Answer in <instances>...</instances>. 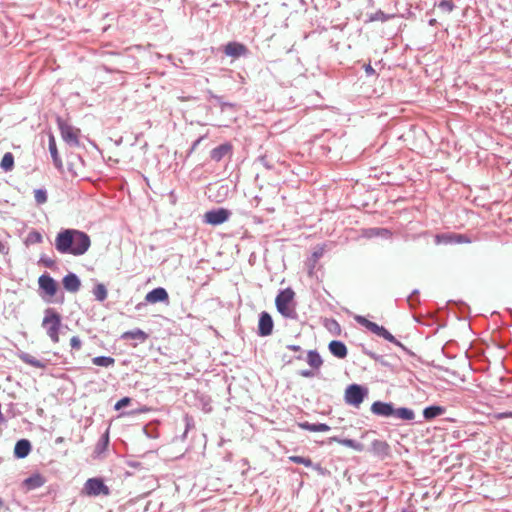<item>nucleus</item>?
Wrapping results in <instances>:
<instances>
[{
    "instance_id": "f257e3e1",
    "label": "nucleus",
    "mask_w": 512,
    "mask_h": 512,
    "mask_svg": "<svg viewBox=\"0 0 512 512\" xmlns=\"http://www.w3.org/2000/svg\"><path fill=\"white\" fill-rule=\"evenodd\" d=\"M90 246L91 240L87 233L76 229H66V254L81 256L88 251Z\"/></svg>"
},
{
    "instance_id": "f03ea898",
    "label": "nucleus",
    "mask_w": 512,
    "mask_h": 512,
    "mask_svg": "<svg viewBox=\"0 0 512 512\" xmlns=\"http://www.w3.org/2000/svg\"><path fill=\"white\" fill-rule=\"evenodd\" d=\"M355 321L360 324L361 326L365 327L372 333L376 334L379 337L384 338L385 340L397 345L400 347L403 351H405L409 355H413V353L405 347L401 342H399L385 327L378 325L375 322H372L365 318L364 316L357 315L355 316Z\"/></svg>"
},
{
    "instance_id": "7ed1b4c3",
    "label": "nucleus",
    "mask_w": 512,
    "mask_h": 512,
    "mask_svg": "<svg viewBox=\"0 0 512 512\" xmlns=\"http://www.w3.org/2000/svg\"><path fill=\"white\" fill-rule=\"evenodd\" d=\"M355 321L360 324L361 326L365 327L372 333L376 334L379 337L384 338L385 340L397 345L400 347L403 351H405L409 355H413V353L405 347L401 342H399L385 327L378 325L375 322H372L365 318L364 316L357 315L355 316Z\"/></svg>"
},
{
    "instance_id": "20e7f679",
    "label": "nucleus",
    "mask_w": 512,
    "mask_h": 512,
    "mask_svg": "<svg viewBox=\"0 0 512 512\" xmlns=\"http://www.w3.org/2000/svg\"><path fill=\"white\" fill-rule=\"evenodd\" d=\"M294 291L291 288L281 290L275 299L277 311L285 318L296 319L297 312L294 307L290 306L294 298Z\"/></svg>"
},
{
    "instance_id": "39448f33",
    "label": "nucleus",
    "mask_w": 512,
    "mask_h": 512,
    "mask_svg": "<svg viewBox=\"0 0 512 512\" xmlns=\"http://www.w3.org/2000/svg\"><path fill=\"white\" fill-rule=\"evenodd\" d=\"M368 395V389L359 384H351L345 390L344 400L348 405L359 407Z\"/></svg>"
},
{
    "instance_id": "423d86ee",
    "label": "nucleus",
    "mask_w": 512,
    "mask_h": 512,
    "mask_svg": "<svg viewBox=\"0 0 512 512\" xmlns=\"http://www.w3.org/2000/svg\"><path fill=\"white\" fill-rule=\"evenodd\" d=\"M82 493L88 496H107L110 494V489L101 478H90L84 484Z\"/></svg>"
},
{
    "instance_id": "0eeeda50",
    "label": "nucleus",
    "mask_w": 512,
    "mask_h": 512,
    "mask_svg": "<svg viewBox=\"0 0 512 512\" xmlns=\"http://www.w3.org/2000/svg\"><path fill=\"white\" fill-rule=\"evenodd\" d=\"M61 325V319L60 316L47 312L44 320H43V327L45 328L47 334L50 336L52 341L58 342L59 341V329Z\"/></svg>"
},
{
    "instance_id": "6e6552de",
    "label": "nucleus",
    "mask_w": 512,
    "mask_h": 512,
    "mask_svg": "<svg viewBox=\"0 0 512 512\" xmlns=\"http://www.w3.org/2000/svg\"><path fill=\"white\" fill-rule=\"evenodd\" d=\"M231 216V211L226 208H217L207 211L204 214V222L213 226L221 225Z\"/></svg>"
},
{
    "instance_id": "1a4fd4ad",
    "label": "nucleus",
    "mask_w": 512,
    "mask_h": 512,
    "mask_svg": "<svg viewBox=\"0 0 512 512\" xmlns=\"http://www.w3.org/2000/svg\"><path fill=\"white\" fill-rule=\"evenodd\" d=\"M66 168L73 177H78L83 173L84 161L80 155L71 153L66 156Z\"/></svg>"
},
{
    "instance_id": "9d476101",
    "label": "nucleus",
    "mask_w": 512,
    "mask_h": 512,
    "mask_svg": "<svg viewBox=\"0 0 512 512\" xmlns=\"http://www.w3.org/2000/svg\"><path fill=\"white\" fill-rule=\"evenodd\" d=\"M273 327L274 323L271 315L266 311L261 312L258 322V335L262 337L271 335Z\"/></svg>"
},
{
    "instance_id": "9b49d317",
    "label": "nucleus",
    "mask_w": 512,
    "mask_h": 512,
    "mask_svg": "<svg viewBox=\"0 0 512 512\" xmlns=\"http://www.w3.org/2000/svg\"><path fill=\"white\" fill-rule=\"evenodd\" d=\"M370 410L376 416L389 418L393 416L394 404L392 402L375 401L372 403Z\"/></svg>"
},
{
    "instance_id": "f8f14e48",
    "label": "nucleus",
    "mask_w": 512,
    "mask_h": 512,
    "mask_svg": "<svg viewBox=\"0 0 512 512\" xmlns=\"http://www.w3.org/2000/svg\"><path fill=\"white\" fill-rule=\"evenodd\" d=\"M224 53L233 58L245 56L248 53L247 47L239 42H229L224 47Z\"/></svg>"
},
{
    "instance_id": "ddd939ff",
    "label": "nucleus",
    "mask_w": 512,
    "mask_h": 512,
    "mask_svg": "<svg viewBox=\"0 0 512 512\" xmlns=\"http://www.w3.org/2000/svg\"><path fill=\"white\" fill-rule=\"evenodd\" d=\"M40 289L48 296L52 297L56 294L57 284L49 275H42L38 280Z\"/></svg>"
},
{
    "instance_id": "4468645a",
    "label": "nucleus",
    "mask_w": 512,
    "mask_h": 512,
    "mask_svg": "<svg viewBox=\"0 0 512 512\" xmlns=\"http://www.w3.org/2000/svg\"><path fill=\"white\" fill-rule=\"evenodd\" d=\"M169 296L166 289L162 287H157L148 292L145 296V300L148 303L154 304L158 302H166L168 301Z\"/></svg>"
},
{
    "instance_id": "2eb2a0df",
    "label": "nucleus",
    "mask_w": 512,
    "mask_h": 512,
    "mask_svg": "<svg viewBox=\"0 0 512 512\" xmlns=\"http://www.w3.org/2000/svg\"><path fill=\"white\" fill-rule=\"evenodd\" d=\"M81 132L79 129L66 124V145L79 147L81 145Z\"/></svg>"
},
{
    "instance_id": "dca6fc26",
    "label": "nucleus",
    "mask_w": 512,
    "mask_h": 512,
    "mask_svg": "<svg viewBox=\"0 0 512 512\" xmlns=\"http://www.w3.org/2000/svg\"><path fill=\"white\" fill-rule=\"evenodd\" d=\"M328 349L333 356L339 359H344L348 353L346 345L340 340L331 341L328 345Z\"/></svg>"
},
{
    "instance_id": "f3484780",
    "label": "nucleus",
    "mask_w": 512,
    "mask_h": 512,
    "mask_svg": "<svg viewBox=\"0 0 512 512\" xmlns=\"http://www.w3.org/2000/svg\"><path fill=\"white\" fill-rule=\"evenodd\" d=\"M232 151V145L230 143H223L214 149H212L210 153V157L212 160L219 162L225 156L229 155Z\"/></svg>"
},
{
    "instance_id": "a211bd4d",
    "label": "nucleus",
    "mask_w": 512,
    "mask_h": 512,
    "mask_svg": "<svg viewBox=\"0 0 512 512\" xmlns=\"http://www.w3.org/2000/svg\"><path fill=\"white\" fill-rule=\"evenodd\" d=\"M370 451L374 455L384 458L389 454L390 447L386 441L375 439L371 444Z\"/></svg>"
},
{
    "instance_id": "6ab92c4d",
    "label": "nucleus",
    "mask_w": 512,
    "mask_h": 512,
    "mask_svg": "<svg viewBox=\"0 0 512 512\" xmlns=\"http://www.w3.org/2000/svg\"><path fill=\"white\" fill-rule=\"evenodd\" d=\"M392 417H394L396 419H401L404 421L411 422L415 419V412L411 408H407V407L396 408L394 406V413H393Z\"/></svg>"
},
{
    "instance_id": "aec40b11",
    "label": "nucleus",
    "mask_w": 512,
    "mask_h": 512,
    "mask_svg": "<svg viewBox=\"0 0 512 512\" xmlns=\"http://www.w3.org/2000/svg\"><path fill=\"white\" fill-rule=\"evenodd\" d=\"M446 412L445 407L439 405H431L423 410V417L425 420L430 421Z\"/></svg>"
},
{
    "instance_id": "412c9836",
    "label": "nucleus",
    "mask_w": 512,
    "mask_h": 512,
    "mask_svg": "<svg viewBox=\"0 0 512 512\" xmlns=\"http://www.w3.org/2000/svg\"><path fill=\"white\" fill-rule=\"evenodd\" d=\"M31 451V444L26 439L17 441L14 447V454L17 458H25Z\"/></svg>"
},
{
    "instance_id": "4be33fe9",
    "label": "nucleus",
    "mask_w": 512,
    "mask_h": 512,
    "mask_svg": "<svg viewBox=\"0 0 512 512\" xmlns=\"http://www.w3.org/2000/svg\"><path fill=\"white\" fill-rule=\"evenodd\" d=\"M298 426L310 432H326L330 430V427L325 423H309L307 421L298 423Z\"/></svg>"
},
{
    "instance_id": "5701e85b",
    "label": "nucleus",
    "mask_w": 512,
    "mask_h": 512,
    "mask_svg": "<svg viewBox=\"0 0 512 512\" xmlns=\"http://www.w3.org/2000/svg\"><path fill=\"white\" fill-rule=\"evenodd\" d=\"M331 441L337 442L343 446L349 447L354 449L355 451L362 452L364 451V445L356 440L353 439H342L339 437H332L330 439Z\"/></svg>"
},
{
    "instance_id": "b1692460",
    "label": "nucleus",
    "mask_w": 512,
    "mask_h": 512,
    "mask_svg": "<svg viewBox=\"0 0 512 512\" xmlns=\"http://www.w3.org/2000/svg\"><path fill=\"white\" fill-rule=\"evenodd\" d=\"M81 282L75 273L66 274V291L77 292L80 289Z\"/></svg>"
},
{
    "instance_id": "393cba45",
    "label": "nucleus",
    "mask_w": 512,
    "mask_h": 512,
    "mask_svg": "<svg viewBox=\"0 0 512 512\" xmlns=\"http://www.w3.org/2000/svg\"><path fill=\"white\" fill-rule=\"evenodd\" d=\"M121 338L123 340L136 339L139 340L140 342H144L148 338V334L145 333L143 330L137 328L134 330L124 332L121 335Z\"/></svg>"
},
{
    "instance_id": "a878e982",
    "label": "nucleus",
    "mask_w": 512,
    "mask_h": 512,
    "mask_svg": "<svg viewBox=\"0 0 512 512\" xmlns=\"http://www.w3.org/2000/svg\"><path fill=\"white\" fill-rule=\"evenodd\" d=\"M44 484V479L40 474H34L24 480L23 485L27 490L36 489Z\"/></svg>"
},
{
    "instance_id": "bb28decb",
    "label": "nucleus",
    "mask_w": 512,
    "mask_h": 512,
    "mask_svg": "<svg viewBox=\"0 0 512 512\" xmlns=\"http://www.w3.org/2000/svg\"><path fill=\"white\" fill-rule=\"evenodd\" d=\"M307 363L313 369H319L322 366L323 360L317 350H309L307 352Z\"/></svg>"
},
{
    "instance_id": "cd10ccee",
    "label": "nucleus",
    "mask_w": 512,
    "mask_h": 512,
    "mask_svg": "<svg viewBox=\"0 0 512 512\" xmlns=\"http://www.w3.org/2000/svg\"><path fill=\"white\" fill-rule=\"evenodd\" d=\"M92 363L96 366L108 368L115 364V359L110 356H96L92 359Z\"/></svg>"
},
{
    "instance_id": "c85d7f7f",
    "label": "nucleus",
    "mask_w": 512,
    "mask_h": 512,
    "mask_svg": "<svg viewBox=\"0 0 512 512\" xmlns=\"http://www.w3.org/2000/svg\"><path fill=\"white\" fill-rule=\"evenodd\" d=\"M93 295L99 302H103L107 298V289L104 284L98 283L93 289Z\"/></svg>"
},
{
    "instance_id": "c756f323",
    "label": "nucleus",
    "mask_w": 512,
    "mask_h": 512,
    "mask_svg": "<svg viewBox=\"0 0 512 512\" xmlns=\"http://www.w3.org/2000/svg\"><path fill=\"white\" fill-rule=\"evenodd\" d=\"M49 151L51 153V156L54 160V163L56 165V167L60 168L61 167V161L58 157V151H57V147H56V142H55V139L53 136H50L49 138Z\"/></svg>"
},
{
    "instance_id": "7c9ffc66",
    "label": "nucleus",
    "mask_w": 512,
    "mask_h": 512,
    "mask_svg": "<svg viewBox=\"0 0 512 512\" xmlns=\"http://www.w3.org/2000/svg\"><path fill=\"white\" fill-rule=\"evenodd\" d=\"M0 166L5 171L12 170V168L14 166V157H13L12 153L7 152L4 154V156L2 157Z\"/></svg>"
},
{
    "instance_id": "2f4dec72",
    "label": "nucleus",
    "mask_w": 512,
    "mask_h": 512,
    "mask_svg": "<svg viewBox=\"0 0 512 512\" xmlns=\"http://www.w3.org/2000/svg\"><path fill=\"white\" fill-rule=\"evenodd\" d=\"M366 235L368 237H376V236L390 237L391 232L386 228H370L367 231Z\"/></svg>"
},
{
    "instance_id": "473e14b6",
    "label": "nucleus",
    "mask_w": 512,
    "mask_h": 512,
    "mask_svg": "<svg viewBox=\"0 0 512 512\" xmlns=\"http://www.w3.org/2000/svg\"><path fill=\"white\" fill-rule=\"evenodd\" d=\"M289 460L293 463H296V464H302L306 467H310V466H313V462L311 461L310 458L308 457H303V456H291L289 457Z\"/></svg>"
},
{
    "instance_id": "72a5a7b5",
    "label": "nucleus",
    "mask_w": 512,
    "mask_h": 512,
    "mask_svg": "<svg viewBox=\"0 0 512 512\" xmlns=\"http://www.w3.org/2000/svg\"><path fill=\"white\" fill-rule=\"evenodd\" d=\"M391 15L385 14L383 11L379 10L370 16L371 21H381L386 22L391 19Z\"/></svg>"
},
{
    "instance_id": "f704fd0d",
    "label": "nucleus",
    "mask_w": 512,
    "mask_h": 512,
    "mask_svg": "<svg viewBox=\"0 0 512 512\" xmlns=\"http://www.w3.org/2000/svg\"><path fill=\"white\" fill-rule=\"evenodd\" d=\"M436 243H445V244H450V243H454V239H453V233H449V234H438L436 235Z\"/></svg>"
},
{
    "instance_id": "c9c22d12",
    "label": "nucleus",
    "mask_w": 512,
    "mask_h": 512,
    "mask_svg": "<svg viewBox=\"0 0 512 512\" xmlns=\"http://www.w3.org/2000/svg\"><path fill=\"white\" fill-rule=\"evenodd\" d=\"M439 9L450 13L453 11L455 5L452 0H441L438 4Z\"/></svg>"
},
{
    "instance_id": "e433bc0d",
    "label": "nucleus",
    "mask_w": 512,
    "mask_h": 512,
    "mask_svg": "<svg viewBox=\"0 0 512 512\" xmlns=\"http://www.w3.org/2000/svg\"><path fill=\"white\" fill-rule=\"evenodd\" d=\"M108 443H109V436H108V433H106V434L102 435L101 438L99 439V441L96 445V451L102 452L103 450L106 449V447L108 446Z\"/></svg>"
},
{
    "instance_id": "4c0bfd02",
    "label": "nucleus",
    "mask_w": 512,
    "mask_h": 512,
    "mask_svg": "<svg viewBox=\"0 0 512 512\" xmlns=\"http://www.w3.org/2000/svg\"><path fill=\"white\" fill-rule=\"evenodd\" d=\"M42 241V235L38 231H31L27 235V243L35 244Z\"/></svg>"
},
{
    "instance_id": "58836bf2",
    "label": "nucleus",
    "mask_w": 512,
    "mask_h": 512,
    "mask_svg": "<svg viewBox=\"0 0 512 512\" xmlns=\"http://www.w3.org/2000/svg\"><path fill=\"white\" fill-rule=\"evenodd\" d=\"M34 197L38 204H43L47 200L46 191L42 189H37L34 191Z\"/></svg>"
},
{
    "instance_id": "ea45409f",
    "label": "nucleus",
    "mask_w": 512,
    "mask_h": 512,
    "mask_svg": "<svg viewBox=\"0 0 512 512\" xmlns=\"http://www.w3.org/2000/svg\"><path fill=\"white\" fill-rule=\"evenodd\" d=\"M20 358L25 362V363H28L34 367H40L41 364L38 360L34 359V357H32L31 355L29 354H24V355H21Z\"/></svg>"
},
{
    "instance_id": "a19ab883",
    "label": "nucleus",
    "mask_w": 512,
    "mask_h": 512,
    "mask_svg": "<svg viewBox=\"0 0 512 512\" xmlns=\"http://www.w3.org/2000/svg\"><path fill=\"white\" fill-rule=\"evenodd\" d=\"M211 98L220 105L222 111H224L227 107H233V104L224 102L220 96L211 94Z\"/></svg>"
},
{
    "instance_id": "79ce46f5",
    "label": "nucleus",
    "mask_w": 512,
    "mask_h": 512,
    "mask_svg": "<svg viewBox=\"0 0 512 512\" xmlns=\"http://www.w3.org/2000/svg\"><path fill=\"white\" fill-rule=\"evenodd\" d=\"M56 248L64 252V232H59L56 238Z\"/></svg>"
},
{
    "instance_id": "37998d69",
    "label": "nucleus",
    "mask_w": 512,
    "mask_h": 512,
    "mask_svg": "<svg viewBox=\"0 0 512 512\" xmlns=\"http://www.w3.org/2000/svg\"><path fill=\"white\" fill-rule=\"evenodd\" d=\"M130 401L131 399L129 397H124L120 399L114 406L115 410H120L121 408L126 407L130 403Z\"/></svg>"
},
{
    "instance_id": "c03bdc74",
    "label": "nucleus",
    "mask_w": 512,
    "mask_h": 512,
    "mask_svg": "<svg viewBox=\"0 0 512 512\" xmlns=\"http://www.w3.org/2000/svg\"><path fill=\"white\" fill-rule=\"evenodd\" d=\"M453 239L454 243H469L470 240L467 238L466 235L463 234H454L453 233Z\"/></svg>"
},
{
    "instance_id": "a18cd8bd",
    "label": "nucleus",
    "mask_w": 512,
    "mask_h": 512,
    "mask_svg": "<svg viewBox=\"0 0 512 512\" xmlns=\"http://www.w3.org/2000/svg\"><path fill=\"white\" fill-rule=\"evenodd\" d=\"M81 340L78 336H73L71 339H70V346L72 349H80L81 348Z\"/></svg>"
},
{
    "instance_id": "49530a36",
    "label": "nucleus",
    "mask_w": 512,
    "mask_h": 512,
    "mask_svg": "<svg viewBox=\"0 0 512 512\" xmlns=\"http://www.w3.org/2000/svg\"><path fill=\"white\" fill-rule=\"evenodd\" d=\"M418 295H419V290L415 289V290H413V291H412V293L408 296V298H407V302H408V304H409V306H410L411 308H415V307H416V304H415V303H412V298H414V297H418Z\"/></svg>"
},
{
    "instance_id": "de8ad7c7",
    "label": "nucleus",
    "mask_w": 512,
    "mask_h": 512,
    "mask_svg": "<svg viewBox=\"0 0 512 512\" xmlns=\"http://www.w3.org/2000/svg\"><path fill=\"white\" fill-rule=\"evenodd\" d=\"M364 70H365V73L368 77L370 76H375L376 75V71L375 69L371 66V64H365L364 65Z\"/></svg>"
},
{
    "instance_id": "09e8293b",
    "label": "nucleus",
    "mask_w": 512,
    "mask_h": 512,
    "mask_svg": "<svg viewBox=\"0 0 512 512\" xmlns=\"http://www.w3.org/2000/svg\"><path fill=\"white\" fill-rule=\"evenodd\" d=\"M299 375L305 378H311L315 376V373L312 370H301L299 371Z\"/></svg>"
},
{
    "instance_id": "8fccbe9b",
    "label": "nucleus",
    "mask_w": 512,
    "mask_h": 512,
    "mask_svg": "<svg viewBox=\"0 0 512 512\" xmlns=\"http://www.w3.org/2000/svg\"><path fill=\"white\" fill-rule=\"evenodd\" d=\"M90 0H74V5L80 8H85L88 6Z\"/></svg>"
},
{
    "instance_id": "3c124183",
    "label": "nucleus",
    "mask_w": 512,
    "mask_h": 512,
    "mask_svg": "<svg viewBox=\"0 0 512 512\" xmlns=\"http://www.w3.org/2000/svg\"><path fill=\"white\" fill-rule=\"evenodd\" d=\"M364 353L366 355H368L370 358H372L373 360H375V361H381V359H382V356H380V355H378V354H376L374 352L366 351L365 350Z\"/></svg>"
},
{
    "instance_id": "603ef678",
    "label": "nucleus",
    "mask_w": 512,
    "mask_h": 512,
    "mask_svg": "<svg viewBox=\"0 0 512 512\" xmlns=\"http://www.w3.org/2000/svg\"><path fill=\"white\" fill-rule=\"evenodd\" d=\"M495 418H497V419L512 418V412L507 411V412L498 413L495 415Z\"/></svg>"
},
{
    "instance_id": "864d4df0",
    "label": "nucleus",
    "mask_w": 512,
    "mask_h": 512,
    "mask_svg": "<svg viewBox=\"0 0 512 512\" xmlns=\"http://www.w3.org/2000/svg\"><path fill=\"white\" fill-rule=\"evenodd\" d=\"M323 255V248H318L312 253L314 261H317Z\"/></svg>"
},
{
    "instance_id": "5fc2aeb1",
    "label": "nucleus",
    "mask_w": 512,
    "mask_h": 512,
    "mask_svg": "<svg viewBox=\"0 0 512 512\" xmlns=\"http://www.w3.org/2000/svg\"><path fill=\"white\" fill-rule=\"evenodd\" d=\"M311 468H313L314 470H316L319 474L321 475H324L326 470L319 464H314L313 463V466H310Z\"/></svg>"
},
{
    "instance_id": "6e6d98bb",
    "label": "nucleus",
    "mask_w": 512,
    "mask_h": 512,
    "mask_svg": "<svg viewBox=\"0 0 512 512\" xmlns=\"http://www.w3.org/2000/svg\"><path fill=\"white\" fill-rule=\"evenodd\" d=\"M287 348L289 350L296 351V352L301 351V347L298 345H288Z\"/></svg>"
},
{
    "instance_id": "4d7b16f0",
    "label": "nucleus",
    "mask_w": 512,
    "mask_h": 512,
    "mask_svg": "<svg viewBox=\"0 0 512 512\" xmlns=\"http://www.w3.org/2000/svg\"><path fill=\"white\" fill-rule=\"evenodd\" d=\"M259 161H260L263 165H265L267 168H269V169L271 168V166H270V165H268V162H266V158H265V157H260V158H259Z\"/></svg>"
},
{
    "instance_id": "13d9d810",
    "label": "nucleus",
    "mask_w": 512,
    "mask_h": 512,
    "mask_svg": "<svg viewBox=\"0 0 512 512\" xmlns=\"http://www.w3.org/2000/svg\"><path fill=\"white\" fill-rule=\"evenodd\" d=\"M201 140H202V137L198 138V139L193 143V145H192V147H191V150L196 149V147L199 145V143L201 142Z\"/></svg>"
},
{
    "instance_id": "bf43d9fd",
    "label": "nucleus",
    "mask_w": 512,
    "mask_h": 512,
    "mask_svg": "<svg viewBox=\"0 0 512 512\" xmlns=\"http://www.w3.org/2000/svg\"><path fill=\"white\" fill-rule=\"evenodd\" d=\"M428 23H429L430 26H434V25H436L437 20L436 19H430Z\"/></svg>"
},
{
    "instance_id": "052dcab7",
    "label": "nucleus",
    "mask_w": 512,
    "mask_h": 512,
    "mask_svg": "<svg viewBox=\"0 0 512 512\" xmlns=\"http://www.w3.org/2000/svg\"><path fill=\"white\" fill-rule=\"evenodd\" d=\"M412 303H415V304H416V306H417V305L419 304V299H418V297H414V298H412Z\"/></svg>"
},
{
    "instance_id": "680f3d73",
    "label": "nucleus",
    "mask_w": 512,
    "mask_h": 512,
    "mask_svg": "<svg viewBox=\"0 0 512 512\" xmlns=\"http://www.w3.org/2000/svg\"><path fill=\"white\" fill-rule=\"evenodd\" d=\"M296 359H298V360L303 359V358H302V355H301V354H297Z\"/></svg>"
},
{
    "instance_id": "e2e57ef3",
    "label": "nucleus",
    "mask_w": 512,
    "mask_h": 512,
    "mask_svg": "<svg viewBox=\"0 0 512 512\" xmlns=\"http://www.w3.org/2000/svg\"><path fill=\"white\" fill-rule=\"evenodd\" d=\"M0 506H2V501L0 500Z\"/></svg>"
},
{
    "instance_id": "0e129e2a",
    "label": "nucleus",
    "mask_w": 512,
    "mask_h": 512,
    "mask_svg": "<svg viewBox=\"0 0 512 512\" xmlns=\"http://www.w3.org/2000/svg\"><path fill=\"white\" fill-rule=\"evenodd\" d=\"M402 512H407V510H402Z\"/></svg>"
}]
</instances>
